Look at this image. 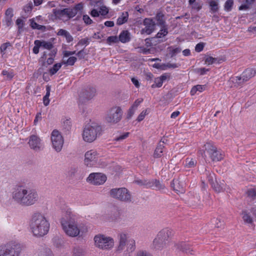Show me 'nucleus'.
<instances>
[{"instance_id":"55","label":"nucleus","mask_w":256,"mask_h":256,"mask_svg":"<svg viewBox=\"0 0 256 256\" xmlns=\"http://www.w3.org/2000/svg\"><path fill=\"white\" fill-rule=\"evenodd\" d=\"M62 127L66 130H69L71 128V122L69 120H66L63 122Z\"/></svg>"},{"instance_id":"52","label":"nucleus","mask_w":256,"mask_h":256,"mask_svg":"<svg viewBox=\"0 0 256 256\" xmlns=\"http://www.w3.org/2000/svg\"><path fill=\"white\" fill-rule=\"evenodd\" d=\"M33 8L32 3V2H30L24 7V10L25 12H30L32 11Z\"/></svg>"},{"instance_id":"21","label":"nucleus","mask_w":256,"mask_h":256,"mask_svg":"<svg viewBox=\"0 0 256 256\" xmlns=\"http://www.w3.org/2000/svg\"><path fill=\"white\" fill-rule=\"evenodd\" d=\"M171 186L174 190L178 193H184L185 192L184 184L178 180H173Z\"/></svg>"},{"instance_id":"20","label":"nucleus","mask_w":256,"mask_h":256,"mask_svg":"<svg viewBox=\"0 0 256 256\" xmlns=\"http://www.w3.org/2000/svg\"><path fill=\"white\" fill-rule=\"evenodd\" d=\"M152 188L156 190L164 189V186L158 180L156 179L148 180L147 188Z\"/></svg>"},{"instance_id":"6","label":"nucleus","mask_w":256,"mask_h":256,"mask_svg":"<svg viewBox=\"0 0 256 256\" xmlns=\"http://www.w3.org/2000/svg\"><path fill=\"white\" fill-rule=\"evenodd\" d=\"M102 128L97 124L88 125L85 126L82 133L84 140L88 142H92L101 134Z\"/></svg>"},{"instance_id":"15","label":"nucleus","mask_w":256,"mask_h":256,"mask_svg":"<svg viewBox=\"0 0 256 256\" xmlns=\"http://www.w3.org/2000/svg\"><path fill=\"white\" fill-rule=\"evenodd\" d=\"M106 176L104 174L98 172L90 174L86 180L94 185H100L105 182Z\"/></svg>"},{"instance_id":"23","label":"nucleus","mask_w":256,"mask_h":256,"mask_svg":"<svg viewBox=\"0 0 256 256\" xmlns=\"http://www.w3.org/2000/svg\"><path fill=\"white\" fill-rule=\"evenodd\" d=\"M130 35L128 30H124L120 32L118 36V40L122 43H126L130 40Z\"/></svg>"},{"instance_id":"36","label":"nucleus","mask_w":256,"mask_h":256,"mask_svg":"<svg viewBox=\"0 0 256 256\" xmlns=\"http://www.w3.org/2000/svg\"><path fill=\"white\" fill-rule=\"evenodd\" d=\"M168 34V26H160V30L156 35L157 38H162Z\"/></svg>"},{"instance_id":"39","label":"nucleus","mask_w":256,"mask_h":256,"mask_svg":"<svg viewBox=\"0 0 256 256\" xmlns=\"http://www.w3.org/2000/svg\"><path fill=\"white\" fill-rule=\"evenodd\" d=\"M30 26L33 29H37L38 30H43L45 29L44 26H42L38 24L34 20H30Z\"/></svg>"},{"instance_id":"30","label":"nucleus","mask_w":256,"mask_h":256,"mask_svg":"<svg viewBox=\"0 0 256 256\" xmlns=\"http://www.w3.org/2000/svg\"><path fill=\"white\" fill-rule=\"evenodd\" d=\"M85 254L84 250L79 246L74 247L72 251L73 256H84Z\"/></svg>"},{"instance_id":"24","label":"nucleus","mask_w":256,"mask_h":256,"mask_svg":"<svg viewBox=\"0 0 256 256\" xmlns=\"http://www.w3.org/2000/svg\"><path fill=\"white\" fill-rule=\"evenodd\" d=\"M128 12H122L117 19L116 24L121 26L126 23L128 19Z\"/></svg>"},{"instance_id":"42","label":"nucleus","mask_w":256,"mask_h":256,"mask_svg":"<svg viewBox=\"0 0 256 256\" xmlns=\"http://www.w3.org/2000/svg\"><path fill=\"white\" fill-rule=\"evenodd\" d=\"M148 180L146 179H137L134 180V182L140 186H144V188H147Z\"/></svg>"},{"instance_id":"53","label":"nucleus","mask_w":256,"mask_h":256,"mask_svg":"<svg viewBox=\"0 0 256 256\" xmlns=\"http://www.w3.org/2000/svg\"><path fill=\"white\" fill-rule=\"evenodd\" d=\"M248 196L252 198H254L256 196V190L254 188H250L247 191Z\"/></svg>"},{"instance_id":"10","label":"nucleus","mask_w":256,"mask_h":256,"mask_svg":"<svg viewBox=\"0 0 256 256\" xmlns=\"http://www.w3.org/2000/svg\"><path fill=\"white\" fill-rule=\"evenodd\" d=\"M84 162L86 166L90 168L101 167L104 166L102 164L97 152L93 150L86 152Z\"/></svg>"},{"instance_id":"3","label":"nucleus","mask_w":256,"mask_h":256,"mask_svg":"<svg viewBox=\"0 0 256 256\" xmlns=\"http://www.w3.org/2000/svg\"><path fill=\"white\" fill-rule=\"evenodd\" d=\"M29 226L33 235L38 238L46 235L50 227L48 220L42 214L39 212L32 214Z\"/></svg>"},{"instance_id":"46","label":"nucleus","mask_w":256,"mask_h":256,"mask_svg":"<svg viewBox=\"0 0 256 256\" xmlns=\"http://www.w3.org/2000/svg\"><path fill=\"white\" fill-rule=\"evenodd\" d=\"M54 245L58 248H60L63 245V241L58 238H54L53 239Z\"/></svg>"},{"instance_id":"31","label":"nucleus","mask_w":256,"mask_h":256,"mask_svg":"<svg viewBox=\"0 0 256 256\" xmlns=\"http://www.w3.org/2000/svg\"><path fill=\"white\" fill-rule=\"evenodd\" d=\"M164 15L160 13H158L156 16V19L157 20L158 24L160 26H168L166 24V21L164 19Z\"/></svg>"},{"instance_id":"26","label":"nucleus","mask_w":256,"mask_h":256,"mask_svg":"<svg viewBox=\"0 0 256 256\" xmlns=\"http://www.w3.org/2000/svg\"><path fill=\"white\" fill-rule=\"evenodd\" d=\"M67 12L68 10L66 8L62 10H53V12L55 16L60 19H63L64 17L66 18Z\"/></svg>"},{"instance_id":"40","label":"nucleus","mask_w":256,"mask_h":256,"mask_svg":"<svg viewBox=\"0 0 256 256\" xmlns=\"http://www.w3.org/2000/svg\"><path fill=\"white\" fill-rule=\"evenodd\" d=\"M2 74L6 76L7 80H11L14 76V74L12 70H4L2 72Z\"/></svg>"},{"instance_id":"59","label":"nucleus","mask_w":256,"mask_h":256,"mask_svg":"<svg viewBox=\"0 0 256 256\" xmlns=\"http://www.w3.org/2000/svg\"><path fill=\"white\" fill-rule=\"evenodd\" d=\"M16 24L18 26V32H20L22 29L24 25V22L22 20L18 18L16 20Z\"/></svg>"},{"instance_id":"56","label":"nucleus","mask_w":256,"mask_h":256,"mask_svg":"<svg viewBox=\"0 0 256 256\" xmlns=\"http://www.w3.org/2000/svg\"><path fill=\"white\" fill-rule=\"evenodd\" d=\"M38 42V40H36L34 42V46L32 48V52L35 54H38L39 52V48L40 47V43H37L36 42Z\"/></svg>"},{"instance_id":"11","label":"nucleus","mask_w":256,"mask_h":256,"mask_svg":"<svg viewBox=\"0 0 256 256\" xmlns=\"http://www.w3.org/2000/svg\"><path fill=\"white\" fill-rule=\"evenodd\" d=\"M110 196L114 198L126 202L131 201V196L128 190L125 188H112L110 192Z\"/></svg>"},{"instance_id":"63","label":"nucleus","mask_w":256,"mask_h":256,"mask_svg":"<svg viewBox=\"0 0 256 256\" xmlns=\"http://www.w3.org/2000/svg\"><path fill=\"white\" fill-rule=\"evenodd\" d=\"M82 18L84 22L87 24H90L92 23V20L90 16L86 14L84 15Z\"/></svg>"},{"instance_id":"22","label":"nucleus","mask_w":256,"mask_h":256,"mask_svg":"<svg viewBox=\"0 0 256 256\" xmlns=\"http://www.w3.org/2000/svg\"><path fill=\"white\" fill-rule=\"evenodd\" d=\"M176 248L182 251L186 254H193V250L190 248L188 244L185 242H181L176 244Z\"/></svg>"},{"instance_id":"58","label":"nucleus","mask_w":256,"mask_h":256,"mask_svg":"<svg viewBox=\"0 0 256 256\" xmlns=\"http://www.w3.org/2000/svg\"><path fill=\"white\" fill-rule=\"evenodd\" d=\"M208 71H209V70L205 68H198L196 70V72L200 75H204Z\"/></svg>"},{"instance_id":"34","label":"nucleus","mask_w":256,"mask_h":256,"mask_svg":"<svg viewBox=\"0 0 256 256\" xmlns=\"http://www.w3.org/2000/svg\"><path fill=\"white\" fill-rule=\"evenodd\" d=\"M205 90V86L200 84H198L195 86H194L190 90V94L192 96H194L196 94L197 92H203Z\"/></svg>"},{"instance_id":"57","label":"nucleus","mask_w":256,"mask_h":256,"mask_svg":"<svg viewBox=\"0 0 256 256\" xmlns=\"http://www.w3.org/2000/svg\"><path fill=\"white\" fill-rule=\"evenodd\" d=\"M10 46V42H6L3 44H2L0 46V52L1 53H2L4 54L5 53L6 50L7 48Z\"/></svg>"},{"instance_id":"43","label":"nucleus","mask_w":256,"mask_h":256,"mask_svg":"<svg viewBox=\"0 0 256 256\" xmlns=\"http://www.w3.org/2000/svg\"><path fill=\"white\" fill-rule=\"evenodd\" d=\"M210 6L212 12L215 13L218 12V4L216 2L212 0L210 2Z\"/></svg>"},{"instance_id":"25","label":"nucleus","mask_w":256,"mask_h":256,"mask_svg":"<svg viewBox=\"0 0 256 256\" xmlns=\"http://www.w3.org/2000/svg\"><path fill=\"white\" fill-rule=\"evenodd\" d=\"M226 184L225 182L222 180L218 184L216 182H215L214 186L212 188L217 192H220L226 190Z\"/></svg>"},{"instance_id":"16","label":"nucleus","mask_w":256,"mask_h":256,"mask_svg":"<svg viewBox=\"0 0 256 256\" xmlns=\"http://www.w3.org/2000/svg\"><path fill=\"white\" fill-rule=\"evenodd\" d=\"M143 24L145 27L140 30V34H146L149 35L154 31L156 24L152 18H146L144 20Z\"/></svg>"},{"instance_id":"14","label":"nucleus","mask_w":256,"mask_h":256,"mask_svg":"<svg viewBox=\"0 0 256 256\" xmlns=\"http://www.w3.org/2000/svg\"><path fill=\"white\" fill-rule=\"evenodd\" d=\"M42 142V140L38 135L32 134L28 138V144L31 149L36 152H39L44 148Z\"/></svg>"},{"instance_id":"13","label":"nucleus","mask_w":256,"mask_h":256,"mask_svg":"<svg viewBox=\"0 0 256 256\" xmlns=\"http://www.w3.org/2000/svg\"><path fill=\"white\" fill-rule=\"evenodd\" d=\"M51 140L52 148L57 152H60L64 142V138L60 132L58 130H54L51 134Z\"/></svg>"},{"instance_id":"62","label":"nucleus","mask_w":256,"mask_h":256,"mask_svg":"<svg viewBox=\"0 0 256 256\" xmlns=\"http://www.w3.org/2000/svg\"><path fill=\"white\" fill-rule=\"evenodd\" d=\"M89 38H84L80 40L78 43V45H86L87 46L90 43Z\"/></svg>"},{"instance_id":"54","label":"nucleus","mask_w":256,"mask_h":256,"mask_svg":"<svg viewBox=\"0 0 256 256\" xmlns=\"http://www.w3.org/2000/svg\"><path fill=\"white\" fill-rule=\"evenodd\" d=\"M147 110H148L147 109H146V110H142L141 112V113L138 115V116L137 118V120L138 122H140L144 118L145 116L148 114Z\"/></svg>"},{"instance_id":"33","label":"nucleus","mask_w":256,"mask_h":256,"mask_svg":"<svg viewBox=\"0 0 256 256\" xmlns=\"http://www.w3.org/2000/svg\"><path fill=\"white\" fill-rule=\"evenodd\" d=\"M206 178L211 185V186H214L215 182H216V178L214 174L210 172H206Z\"/></svg>"},{"instance_id":"1","label":"nucleus","mask_w":256,"mask_h":256,"mask_svg":"<svg viewBox=\"0 0 256 256\" xmlns=\"http://www.w3.org/2000/svg\"><path fill=\"white\" fill-rule=\"evenodd\" d=\"M78 215L71 208L65 210L64 216L60 220V224L64 232L71 237H76L80 233L82 234L88 232L87 226L84 224H78Z\"/></svg>"},{"instance_id":"17","label":"nucleus","mask_w":256,"mask_h":256,"mask_svg":"<svg viewBox=\"0 0 256 256\" xmlns=\"http://www.w3.org/2000/svg\"><path fill=\"white\" fill-rule=\"evenodd\" d=\"M96 93L95 88L88 86L82 90L79 94L80 98L82 100H90L92 98Z\"/></svg>"},{"instance_id":"9","label":"nucleus","mask_w":256,"mask_h":256,"mask_svg":"<svg viewBox=\"0 0 256 256\" xmlns=\"http://www.w3.org/2000/svg\"><path fill=\"white\" fill-rule=\"evenodd\" d=\"M94 240L96 247L104 250H109L114 246V240L104 234H98L94 236Z\"/></svg>"},{"instance_id":"29","label":"nucleus","mask_w":256,"mask_h":256,"mask_svg":"<svg viewBox=\"0 0 256 256\" xmlns=\"http://www.w3.org/2000/svg\"><path fill=\"white\" fill-rule=\"evenodd\" d=\"M168 54L170 58H173L176 54L180 52L182 49L180 47H175L173 46H169L168 48Z\"/></svg>"},{"instance_id":"2","label":"nucleus","mask_w":256,"mask_h":256,"mask_svg":"<svg viewBox=\"0 0 256 256\" xmlns=\"http://www.w3.org/2000/svg\"><path fill=\"white\" fill-rule=\"evenodd\" d=\"M12 198L22 206H30L36 204L39 197L35 190L20 186L12 192Z\"/></svg>"},{"instance_id":"28","label":"nucleus","mask_w":256,"mask_h":256,"mask_svg":"<svg viewBox=\"0 0 256 256\" xmlns=\"http://www.w3.org/2000/svg\"><path fill=\"white\" fill-rule=\"evenodd\" d=\"M38 256H54L52 250L48 248H42L39 250Z\"/></svg>"},{"instance_id":"35","label":"nucleus","mask_w":256,"mask_h":256,"mask_svg":"<svg viewBox=\"0 0 256 256\" xmlns=\"http://www.w3.org/2000/svg\"><path fill=\"white\" fill-rule=\"evenodd\" d=\"M36 42L40 43V47H42L45 49L50 50L54 48V46L50 42H46L45 40L40 41L38 40V42Z\"/></svg>"},{"instance_id":"45","label":"nucleus","mask_w":256,"mask_h":256,"mask_svg":"<svg viewBox=\"0 0 256 256\" xmlns=\"http://www.w3.org/2000/svg\"><path fill=\"white\" fill-rule=\"evenodd\" d=\"M76 58L74 56L70 57L66 62L62 63L67 66H73L76 61Z\"/></svg>"},{"instance_id":"8","label":"nucleus","mask_w":256,"mask_h":256,"mask_svg":"<svg viewBox=\"0 0 256 256\" xmlns=\"http://www.w3.org/2000/svg\"><path fill=\"white\" fill-rule=\"evenodd\" d=\"M204 155L202 154L204 158L206 156L205 152H206L210 156L212 160L214 162L220 161L224 158V154L220 150H218L217 148L212 141L208 142L204 144Z\"/></svg>"},{"instance_id":"51","label":"nucleus","mask_w":256,"mask_h":256,"mask_svg":"<svg viewBox=\"0 0 256 256\" xmlns=\"http://www.w3.org/2000/svg\"><path fill=\"white\" fill-rule=\"evenodd\" d=\"M128 135H129V132H124L122 134H120V136H116L114 138V140L116 141H121V140L126 138H128Z\"/></svg>"},{"instance_id":"47","label":"nucleus","mask_w":256,"mask_h":256,"mask_svg":"<svg viewBox=\"0 0 256 256\" xmlns=\"http://www.w3.org/2000/svg\"><path fill=\"white\" fill-rule=\"evenodd\" d=\"M216 61V58H214L210 56H208L205 58L204 63L206 64L210 65L214 63Z\"/></svg>"},{"instance_id":"64","label":"nucleus","mask_w":256,"mask_h":256,"mask_svg":"<svg viewBox=\"0 0 256 256\" xmlns=\"http://www.w3.org/2000/svg\"><path fill=\"white\" fill-rule=\"evenodd\" d=\"M6 18H12L14 16L13 10L12 8H8L6 11Z\"/></svg>"},{"instance_id":"60","label":"nucleus","mask_w":256,"mask_h":256,"mask_svg":"<svg viewBox=\"0 0 256 256\" xmlns=\"http://www.w3.org/2000/svg\"><path fill=\"white\" fill-rule=\"evenodd\" d=\"M204 44L203 42L198 43L195 47V50L196 52H200L204 50Z\"/></svg>"},{"instance_id":"38","label":"nucleus","mask_w":256,"mask_h":256,"mask_svg":"<svg viewBox=\"0 0 256 256\" xmlns=\"http://www.w3.org/2000/svg\"><path fill=\"white\" fill-rule=\"evenodd\" d=\"M196 164V160L194 158H187L186 160L185 165L188 168H194Z\"/></svg>"},{"instance_id":"44","label":"nucleus","mask_w":256,"mask_h":256,"mask_svg":"<svg viewBox=\"0 0 256 256\" xmlns=\"http://www.w3.org/2000/svg\"><path fill=\"white\" fill-rule=\"evenodd\" d=\"M68 10L67 12V16L66 18L68 20L74 17L76 14L77 12L76 11V10H74V8H66Z\"/></svg>"},{"instance_id":"48","label":"nucleus","mask_w":256,"mask_h":256,"mask_svg":"<svg viewBox=\"0 0 256 256\" xmlns=\"http://www.w3.org/2000/svg\"><path fill=\"white\" fill-rule=\"evenodd\" d=\"M137 108L138 107L133 106V104L130 106L128 113L127 117L128 118H130L134 115Z\"/></svg>"},{"instance_id":"4","label":"nucleus","mask_w":256,"mask_h":256,"mask_svg":"<svg viewBox=\"0 0 256 256\" xmlns=\"http://www.w3.org/2000/svg\"><path fill=\"white\" fill-rule=\"evenodd\" d=\"M118 245L116 247V252L121 253L124 252L125 256H130L136 250V241L126 232H121L118 234Z\"/></svg>"},{"instance_id":"12","label":"nucleus","mask_w":256,"mask_h":256,"mask_svg":"<svg viewBox=\"0 0 256 256\" xmlns=\"http://www.w3.org/2000/svg\"><path fill=\"white\" fill-rule=\"evenodd\" d=\"M122 112L120 106H114L108 112L106 120L111 124H116L120 122L122 118Z\"/></svg>"},{"instance_id":"49","label":"nucleus","mask_w":256,"mask_h":256,"mask_svg":"<svg viewBox=\"0 0 256 256\" xmlns=\"http://www.w3.org/2000/svg\"><path fill=\"white\" fill-rule=\"evenodd\" d=\"M137 108L138 107L133 106V104L130 106L128 113L127 117L128 118H130L134 115Z\"/></svg>"},{"instance_id":"61","label":"nucleus","mask_w":256,"mask_h":256,"mask_svg":"<svg viewBox=\"0 0 256 256\" xmlns=\"http://www.w3.org/2000/svg\"><path fill=\"white\" fill-rule=\"evenodd\" d=\"M136 256H152V255L146 250H140L138 252Z\"/></svg>"},{"instance_id":"50","label":"nucleus","mask_w":256,"mask_h":256,"mask_svg":"<svg viewBox=\"0 0 256 256\" xmlns=\"http://www.w3.org/2000/svg\"><path fill=\"white\" fill-rule=\"evenodd\" d=\"M118 42L116 36H110L107 38L106 42L108 44H111L112 43H116Z\"/></svg>"},{"instance_id":"5","label":"nucleus","mask_w":256,"mask_h":256,"mask_svg":"<svg viewBox=\"0 0 256 256\" xmlns=\"http://www.w3.org/2000/svg\"><path fill=\"white\" fill-rule=\"evenodd\" d=\"M20 245L16 242H9L0 246V256H20Z\"/></svg>"},{"instance_id":"41","label":"nucleus","mask_w":256,"mask_h":256,"mask_svg":"<svg viewBox=\"0 0 256 256\" xmlns=\"http://www.w3.org/2000/svg\"><path fill=\"white\" fill-rule=\"evenodd\" d=\"M234 5L233 0H227L224 5V10L226 12H230L232 10Z\"/></svg>"},{"instance_id":"18","label":"nucleus","mask_w":256,"mask_h":256,"mask_svg":"<svg viewBox=\"0 0 256 256\" xmlns=\"http://www.w3.org/2000/svg\"><path fill=\"white\" fill-rule=\"evenodd\" d=\"M256 72L252 68L246 69L240 76L236 77V81L239 84L248 81L252 77L254 76Z\"/></svg>"},{"instance_id":"7","label":"nucleus","mask_w":256,"mask_h":256,"mask_svg":"<svg viewBox=\"0 0 256 256\" xmlns=\"http://www.w3.org/2000/svg\"><path fill=\"white\" fill-rule=\"evenodd\" d=\"M172 236L173 232L172 230L168 228L162 229L153 241L154 247L158 249L163 248Z\"/></svg>"},{"instance_id":"19","label":"nucleus","mask_w":256,"mask_h":256,"mask_svg":"<svg viewBox=\"0 0 256 256\" xmlns=\"http://www.w3.org/2000/svg\"><path fill=\"white\" fill-rule=\"evenodd\" d=\"M170 76L168 74L164 73L160 76L155 78L154 83L152 85V88H160L164 82L170 78Z\"/></svg>"},{"instance_id":"37","label":"nucleus","mask_w":256,"mask_h":256,"mask_svg":"<svg viewBox=\"0 0 256 256\" xmlns=\"http://www.w3.org/2000/svg\"><path fill=\"white\" fill-rule=\"evenodd\" d=\"M62 63H56L54 64L52 68H50L48 72L50 75L52 76L56 74L62 67Z\"/></svg>"},{"instance_id":"32","label":"nucleus","mask_w":256,"mask_h":256,"mask_svg":"<svg viewBox=\"0 0 256 256\" xmlns=\"http://www.w3.org/2000/svg\"><path fill=\"white\" fill-rule=\"evenodd\" d=\"M162 141L160 142H161ZM164 146L163 144L159 143L154 152V158H160L162 156Z\"/></svg>"},{"instance_id":"27","label":"nucleus","mask_w":256,"mask_h":256,"mask_svg":"<svg viewBox=\"0 0 256 256\" xmlns=\"http://www.w3.org/2000/svg\"><path fill=\"white\" fill-rule=\"evenodd\" d=\"M242 220L245 224H252L253 223L252 218L247 211H242Z\"/></svg>"}]
</instances>
